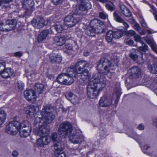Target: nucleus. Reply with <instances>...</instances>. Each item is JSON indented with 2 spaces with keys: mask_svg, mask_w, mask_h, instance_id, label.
Returning a JSON list of instances; mask_svg holds the SVG:
<instances>
[{
  "mask_svg": "<svg viewBox=\"0 0 157 157\" xmlns=\"http://www.w3.org/2000/svg\"><path fill=\"white\" fill-rule=\"evenodd\" d=\"M26 109L25 113L27 115V117L31 118L33 117H35V125L39 126L40 122L42 124L50 123L55 117L53 113L50 112V108L48 106H44L42 111L38 112L35 114L36 109L34 106L30 105Z\"/></svg>",
  "mask_w": 157,
  "mask_h": 157,
  "instance_id": "nucleus-1",
  "label": "nucleus"
},
{
  "mask_svg": "<svg viewBox=\"0 0 157 157\" xmlns=\"http://www.w3.org/2000/svg\"><path fill=\"white\" fill-rule=\"evenodd\" d=\"M119 61L118 59L109 60L106 58H103L98 62L97 66V70L99 73L104 75H107L108 77L111 78V76L115 72Z\"/></svg>",
  "mask_w": 157,
  "mask_h": 157,
  "instance_id": "nucleus-2",
  "label": "nucleus"
},
{
  "mask_svg": "<svg viewBox=\"0 0 157 157\" xmlns=\"http://www.w3.org/2000/svg\"><path fill=\"white\" fill-rule=\"evenodd\" d=\"M88 83L87 94L91 98H94L105 87L106 81L103 79H91Z\"/></svg>",
  "mask_w": 157,
  "mask_h": 157,
  "instance_id": "nucleus-3",
  "label": "nucleus"
},
{
  "mask_svg": "<svg viewBox=\"0 0 157 157\" xmlns=\"http://www.w3.org/2000/svg\"><path fill=\"white\" fill-rule=\"evenodd\" d=\"M46 124L40 122L38 127L33 129L34 133L40 137L37 141V145L40 147L47 145L51 141V138L48 136L49 130Z\"/></svg>",
  "mask_w": 157,
  "mask_h": 157,
  "instance_id": "nucleus-4",
  "label": "nucleus"
},
{
  "mask_svg": "<svg viewBox=\"0 0 157 157\" xmlns=\"http://www.w3.org/2000/svg\"><path fill=\"white\" fill-rule=\"evenodd\" d=\"M84 68L77 67V68L75 67L71 68L69 67L67 70V73H63L60 74L58 76L57 78H62L67 77L73 78L77 77L78 74L82 75Z\"/></svg>",
  "mask_w": 157,
  "mask_h": 157,
  "instance_id": "nucleus-5",
  "label": "nucleus"
},
{
  "mask_svg": "<svg viewBox=\"0 0 157 157\" xmlns=\"http://www.w3.org/2000/svg\"><path fill=\"white\" fill-rule=\"evenodd\" d=\"M72 128L71 124L66 121L61 123L58 129L59 134L64 138L68 136L72 132Z\"/></svg>",
  "mask_w": 157,
  "mask_h": 157,
  "instance_id": "nucleus-6",
  "label": "nucleus"
},
{
  "mask_svg": "<svg viewBox=\"0 0 157 157\" xmlns=\"http://www.w3.org/2000/svg\"><path fill=\"white\" fill-rule=\"evenodd\" d=\"M19 121L14 119L6 126L5 131L10 135H15L19 130Z\"/></svg>",
  "mask_w": 157,
  "mask_h": 157,
  "instance_id": "nucleus-7",
  "label": "nucleus"
},
{
  "mask_svg": "<svg viewBox=\"0 0 157 157\" xmlns=\"http://www.w3.org/2000/svg\"><path fill=\"white\" fill-rule=\"evenodd\" d=\"M17 25V21L15 20H7L5 22L0 23V31L8 32L14 29Z\"/></svg>",
  "mask_w": 157,
  "mask_h": 157,
  "instance_id": "nucleus-8",
  "label": "nucleus"
},
{
  "mask_svg": "<svg viewBox=\"0 0 157 157\" xmlns=\"http://www.w3.org/2000/svg\"><path fill=\"white\" fill-rule=\"evenodd\" d=\"M141 75L140 68L138 67L134 66L131 67L128 71L126 75L127 78H140Z\"/></svg>",
  "mask_w": 157,
  "mask_h": 157,
  "instance_id": "nucleus-9",
  "label": "nucleus"
},
{
  "mask_svg": "<svg viewBox=\"0 0 157 157\" xmlns=\"http://www.w3.org/2000/svg\"><path fill=\"white\" fill-rule=\"evenodd\" d=\"M90 26L85 30L86 34L89 36H92L95 35L96 31V26L98 27L99 24L98 21L95 19L92 20L90 23Z\"/></svg>",
  "mask_w": 157,
  "mask_h": 157,
  "instance_id": "nucleus-10",
  "label": "nucleus"
},
{
  "mask_svg": "<svg viewBox=\"0 0 157 157\" xmlns=\"http://www.w3.org/2000/svg\"><path fill=\"white\" fill-rule=\"evenodd\" d=\"M75 15H78V14H75L74 12L73 16L70 15L66 17L64 19V24L69 27L75 26L79 20V19L75 18Z\"/></svg>",
  "mask_w": 157,
  "mask_h": 157,
  "instance_id": "nucleus-11",
  "label": "nucleus"
},
{
  "mask_svg": "<svg viewBox=\"0 0 157 157\" xmlns=\"http://www.w3.org/2000/svg\"><path fill=\"white\" fill-rule=\"evenodd\" d=\"M112 97L110 96H103L101 97L99 101V103L102 107H106L111 105L113 102Z\"/></svg>",
  "mask_w": 157,
  "mask_h": 157,
  "instance_id": "nucleus-12",
  "label": "nucleus"
},
{
  "mask_svg": "<svg viewBox=\"0 0 157 157\" xmlns=\"http://www.w3.org/2000/svg\"><path fill=\"white\" fill-rule=\"evenodd\" d=\"M24 95L27 100L31 102L35 101L37 98L35 91L32 90H25L24 92Z\"/></svg>",
  "mask_w": 157,
  "mask_h": 157,
  "instance_id": "nucleus-13",
  "label": "nucleus"
},
{
  "mask_svg": "<svg viewBox=\"0 0 157 157\" xmlns=\"http://www.w3.org/2000/svg\"><path fill=\"white\" fill-rule=\"evenodd\" d=\"M47 22L43 18L34 19L32 21V25L35 28L40 29L47 25Z\"/></svg>",
  "mask_w": 157,
  "mask_h": 157,
  "instance_id": "nucleus-14",
  "label": "nucleus"
},
{
  "mask_svg": "<svg viewBox=\"0 0 157 157\" xmlns=\"http://www.w3.org/2000/svg\"><path fill=\"white\" fill-rule=\"evenodd\" d=\"M69 139L74 144L80 143L83 140L82 136L78 133L73 134L70 136Z\"/></svg>",
  "mask_w": 157,
  "mask_h": 157,
  "instance_id": "nucleus-15",
  "label": "nucleus"
},
{
  "mask_svg": "<svg viewBox=\"0 0 157 157\" xmlns=\"http://www.w3.org/2000/svg\"><path fill=\"white\" fill-rule=\"evenodd\" d=\"M34 4L33 0H23L22 1V6L24 8L32 11L34 10Z\"/></svg>",
  "mask_w": 157,
  "mask_h": 157,
  "instance_id": "nucleus-16",
  "label": "nucleus"
},
{
  "mask_svg": "<svg viewBox=\"0 0 157 157\" xmlns=\"http://www.w3.org/2000/svg\"><path fill=\"white\" fill-rule=\"evenodd\" d=\"M14 74L13 70L10 68H6L3 70L1 73V76L3 78H10Z\"/></svg>",
  "mask_w": 157,
  "mask_h": 157,
  "instance_id": "nucleus-17",
  "label": "nucleus"
},
{
  "mask_svg": "<svg viewBox=\"0 0 157 157\" xmlns=\"http://www.w3.org/2000/svg\"><path fill=\"white\" fill-rule=\"evenodd\" d=\"M62 144V143H59V144H57V143L54 144V153L56 157L58 156V155L64 152L63 148L61 147Z\"/></svg>",
  "mask_w": 157,
  "mask_h": 157,
  "instance_id": "nucleus-18",
  "label": "nucleus"
},
{
  "mask_svg": "<svg viewBox=\"0 0 157 157\" xmlns=\"http://www.w3.org/2000/svg\"><path fill=\"white\" fill-rule=\"evenodd\" d=\"M50 58L52 62L57 63H60L62 60V57L60 54L56 53L53 52L50 55Z\"/></svg>",
  "mask_w": 157,
  "mask_h": 157,
  "instance_id": "nucleus-19",
  "label": "nucleus"
},
{
  "mask_svg": "<svg viewBox=\"0 0 157 157\" xmlns=\"http://www.w3.org/2000/svg\"><path fill=\"white\" fill-rule=\"evenodd\" d=\"M49 33V31L48 29L43 30L38 35V41L39 42H41L46 39Z\"/></svg>",
  "mask_w": 157,
  "mask_h": 157,
  "instance_id": "nucleus-20",
  "label": "nucleus"
},
{
  "mask_svg": "<svg viewBox=\"0 0 157 157\" xmlns=\"http://www.w3.org/2000/svg\"><path fill=\"white\" fill-rule=\"evenodd\" d=\"M54 41L57 46H61L65 43L66 40L64 37L61 36H55L53 38Z\"/></svg>",
  "mask_w": 157,
  "mask_h": 157,
  "instance_id": "nucleus-21",
  "label": "nucleus"
},
{
  "mask_svg": "<svg viewBox=\"0 0 157 157\" xmlns=\"http://www.w3.org/2000/svg\"><path fill=\"white\" fill-rule=\"evenodd\" d=\"M120 9L121 13L125 16L129 17L131 16V13L130 11L124 5H121Z\"/></svg>",
  "mask_w": 157,
  "mask_h": 157,
  "instance_id": "nucleus-22",
  "label": "nucleus"
},
{
  "mask_svg": "<svg viewBox=\"0 0 157 157\" xmlns=\"http://www.w3.org/2000/svg\"><path fill=\"white\" fill-rule=\"evenodd\" d=\"M35 92L39 94L43 92L44 89V86L42 84L38 83L35 85L34 86Z\"/></svg>",
  "mask_w": 157,
  "mask_h": 157,
  "instance_id": "nucleus-23",
  "label": "nucleus"
},
{
  "mask_svg": "<svg viewBox=\"0 0 157 157\" xmlns=\"http://www.w3.org/2000/svg\"><path fill=\"white\" fill-rule=\"evenodd\" d=\"M56 82L61 85H69L74 82L73 79H56Z\"/></svg>",
  "mask_w": 157,
  "mask_h": 157,
  "instance_id": "nucleus-24",
  "label": "nucleus"
},
{
  "mask_svg": "<svg viewBox=\"0 0 157 157\" xmlns=\"http://www.w3.org/2000/svg\"><path fill=\"white\" fill-rule=\"evenodd\" d=\"M6 114L4 111L0 109V126L3 124L6 119Z\"/></svg>",
  "mask_w": 157,
  "mask_h": 157,
  "instance_id": "nucleus-25",
  "label": "nucleus"
},
{
  "mask_svg": "<svg viewBox=\"0 0 157 157\" xmlns=\"http://www.w3.org/2000/svg\"><path fill=\"white\" fill-rule=\"evenodd\" d=\"M31 130L32 128L30 127L27 130L24 129L22 130L20 132L21 136L23 137H26L30 135Z\"/></svg>",
  "mask_w": 157,
  "mask_h": 157,
  "instance_id": "nucleus-26",
  "label": "nucleus"
},
{
  "mask_svg": "<svg viewBox=\"0 0 157 157\" xmlns=\"http://www.w3.org/2000/svg\"><path fill=\"white\" fill-rule=\"evenodd\" d=\"M51 140L54 142V144L57 143L59 144V143H62L61 140L57 136V134L56 132L52 133L51 135Z\"/></svg>",
  "mask_w": 157,
  "mask_h": 157,
  "instance_id": "nucleus-27",
  "label": "nucleus"
},
{
  "mask_svg": "<svg viewBox=\"0 0 157 157\" xmlns=\"http://www.w3.org/2000/svg\"><path fill=\"white\" fill-rule=\"evenodd\" d=\"M63 25V23L60 22H57L55 24L54 28L58 33H60L64 29Z\"/></svg>",
  "mask_w": 157,
  "mask_h": 157,
  "instance_id": "nucleus-28",
  "label": "nucleus"
},
{
  "mask_svg": "<svg viewBox=\"0 0 157 157\" xmlns=\"http://www.w3.org/2000/svg\"><path fill=\"white\" fill-rule=\"evenodd\" d=\"M88 63L86 61L84 60H81L76 63L75 67L77 68V67H82L84 68L85 67L88 66Z\"/></svg>",
  "mask_w": 157,
  "mask_h": 157,
  "instance_id": "nucleus-29",
  "label": "nucleus"
},
{
  "mask_svg": "<svg viewBox=\"0 0 157 157\" xmlns=\"http://www.w3.org/2000/svg\"><path fill=\"white\" fill-rule=\"evenodd\" d=\"M114 38L113 32L111 30L108 31L106 34V39L108 42H112L113 38Z\"/></svg>",
  "mask_w": 157,
  "mask_h": 157,
  "instance_id": "nucleus-30",
  "label": "nucleus"
},
{
  "mask_svg": "<svg viewBox=\"0 0 157 157\" xmlns=\"http://www.w3.org/2000/svg\"><path fill=\"white\" fill-rule=\"evenodd\" d=\"M19 123L20 124L19 125L20 126L19 130L21 128L28 127L29 128L31 127V124L27 121H23L21 122H19Z\"/></svg>",
  "mask_w": 157,
  "mask_h": 157,
  "instance_id": "nucleus-31",
  "label": "nucleus"
},
{
  "mask_svg": "<svg viewBox=\"0 0 157 157\" xmlns=\"http://www.w3.org/2000/svg\"><path fill=\"white\" fill-rule=\"evenodd\" d=\"M129 56L132 59L135 61L140 60L141 61V63H142L143 62V59L142 57H140L135 54L131 53L129 54Z\"/></svg>",
  "mask_w": 157,
  "mask_h": 157,
  "instance_id": "nucleus-32",
  "label": "nucleus"
},
{
  "mask_svg": "<svg viewBox=\"0 0 157 157\" xmlns=\"http://www.w3.org/2000/svg\"><path fill=\"white\" fill-rule=\"evenodd\" d=\"M106 2H107V3L105 5L106 8L108 10H113L114 8V5L113 3L111 2H108L107 0H106V1L105 2V3ZM104 3H105V2Z\"/></svg>",
  "mask_w": 157,
  "mask_h": 157,
  "instance_id": "nucleus-33",
  "label": "nucleus"
},
{
  "mask_svg": "<svg viewBox=\"0 0 157 157\" xmlns=\"http://www.w3.org/2000/svg\"><path fill=\"white\" fill-rule=\"evenodd\" d=\"M80 75H81L82 77V78H89L91 77L90 74L87 69L85 70Z\"/></svg>",
  "mask_w": 157,
  "mask_h": 157,
  "instance_id": "nucleus-34",
  "label": "nucleus"
},
{
  "mask_svg": "<svg viewBox=\"0 0 157 157\" xmlns=\"http://www.w3.org/2000/svg\"><path fill=\"white\" fill-rule=\"evenodd\" d=\"M148 69L153 74L157 73V65L153 64L148 67Z\"/></svg>",
  "mask_w": 157,
  "mask_h": 157,
  "instance_id": "nucleus-35",
  "label": "nucleus"
},
{
  "mask_svg": "<svg viewBox=\"0 0 157 157\" xmlns=\"http://www.w3.org/2000/svg\"><path fill=\"white\" fill-rule=\"evenodd\" d=\"M113 17L114 20L117 22L120 23L123 22V19L117 13L114 12L113 13Z\"/></svg>",
  "mask_w": 157,
  "mask_h": 157,
  "instance_id": "nucleus-36",
  "label": "nucleus"
},
{
  "mask_svg": "<svg viewBox=\"0 0 157 157\" xmlns=\"http://www.w3.org/2000/svg\"><path fill=\"white\" fill-rule=\"evenodd\" d=\"M114 38L118 39L121 38L123 35L122 32L120 30L113 32Z\"/></svg>",
  "mask_w": 157,
  "mask_h": 157,
  "instance_id": "nucleus-37",
  "label": "nucleus"
},
{
  "mask_svg": "<svg viewBox=\"0 0 157 157\" xmlns=\"http://www.w3.org/2000/svg\"><path fill=\"white\" fill-rule=\"evenodd\" d=\"M79 99L78 97L75 95L73 96L72 98H71L70 101L74 104H76L79 101Z\"/></svg>",
  "mask_w": 157,
  "mask_h": 157,
  "instance_id": "nucleus-38",
  "label": "nucleus"
},
{
  "mask_svg": "<svg viewBox=\"0 0 157 157\" xmlns=\"http://www.w3.org/2000/svg\"><path fill=\"white\" fill-rule=\"evenodd\" d=\"M24 87V84L21 82H18L17 86L18 91H21L23 90Z\"/></svg>",
  "mask_w": 157,
  "mask_h": 157,
  "instance_id": "nucleus-39",
  "label": "nucleus"
},
{
  "mask_svg": "<svg viewBox=\"0 0 157 157\" xmlns=\"http://www.w3.org/2000/svg\"><path fill=\"white\" fill-rule=\"evenodd\" d=\"M128 135L131 138L135 140H136V138L139 136L137 135L136 133L133 131H131L128 132Z\"/></svg>",
  "mask_w": 157,
  "mask_h": 157,
  "instance_id": "nucleus-40",
  "label": "nucleus"
},
{
  "mask_svg": "<svg viewBox=\"0 0 157 157\" xmlns=\"http://www.w3.org/2000/svg\"><path fill=\"white\" fill-rule=\"evenodd\" d=\"M74 95L72 92H68L65 93V97L67 99L70 101Z\"/></svg>",
  "mask_w": 157,
  "mask_h": 157,
  "instance_id": "nucleus-41",
  "label": "nucleus"
},
{
  "mask_svg": "<svg viewBox=\"0 0 157 157\" xmlns=\"http://www.w3.org/2000/svg\"><path fill=\"white\" fill-rule=\"evenodd\" d=\"M142 46L139 47V49L144 52H146L148 50L147 46L143 43H142Z\"/></svg>",
  "mask_w": 157,
  "mask_h": 157,
  "instance_id": "nucleus-42",
  "label": "nucleus"
},
{
  "mask_svg": "<svg viewBox=\"0 0 157 157\" xmlns=\"http://www.w3.org/2000/svg\"><path fill=\"white\" fill-rule=\"evenodd\" d=\"M150 6L151 8L150 11L153 13V15L154 16V18H155V16L156 15L157 12L155 10V7L153 6L150 5Z\"/></svg>",
  "mask_w": 157,
  "mask_h": 157,
  "instance_id": "nucleus-43",
  "label": "nucleus"
},
{
  "mask_svg": "<svg viewBox=\"0 0 157 157\" xmlns=\"http://www.w3.org/2000/svg\"><path fill=\"white\" fill-rule=\"evenodd\" d=\"M134 38L136 41L139 42L141 44L143 43L140 37L138 35H135L134 36Z\"/></svg>",
  "mask_w": 157,
  "mask_h": 157,
  "instance_id": "nucleus-44",
  "label": "nucleus"
},
{
  "mask_svg": "<svg viewBox=\"0 0 157 157\" xmlns=\"http://www.w3.org/2000/svg\"><path fill=\"white\" fill-rule=\"evenodd\" d=\"M99 17L103 19H105L108 16L104 12H101L99 13Z\"/></svg>",
  "mask_w": 157,
  "mask_h": 157,
  "instance_id": "nucleus-45",
  "label": "nucleus"
},
{
  "mask_svg": "<svg viewBox=\"0 0 157 157\" xmlns=\"http://www.w3.org/2000/svg\"><path fill=\"white\" fill-rule=\"evenodd\" d=\"M72 45L69 44H67L64 46V49H66V50H71L72 49Z\"/></svg>",
  "mask_w": 157,
  "mask_h": 157,
  "instance_id": "nucleus-46",
  "label": "nucleus"
},
{
  "mask_svg": "<svg viewBox=\"0 0 157 157\" xmlns=\"http://www.w3.org/2000/svg\"><path fill=\"white\" fill-rule=\"evenodd\" d=\"M133 41L129 39H126L125 40V43L126 44L129 45L133 46Z\"/></svg>",
  "mask_w": 157,
  "mask_h": 157,
  "instance_id": "nucleus-47",
  "label": "nucleus"
},
{
  "mask_svg": "<svg viewBox=\"0 0 157 157\" xmlns=\"http://www.w3.org/2000/svg\"><path fill=\"white\" fill-rule=\"evenodd\" d=\"M3 64V62L2 60H0V74L1 75V73L3 70L5 69V66Z\"/></svg>",
  "mask_w": 157,
  "mask_h": 157,
  "instance_id": "nucleus-48",
  "label": "nucleus"
},
{
  "mask_svg": "<svg viewBox=\"0 0 157 157\" xmlns=\"http://www.w3.org/2000/svg\"><path fill=\"white\" fill-rule=\"evenodd\" d=\"M126 35L128 36H134L135 35V32L132 30H130L127 32Z\"/></svg>",
  "mask_w": 157,
  "mask_h": 157,
  "instance_id": "nucleus-49",
  "label": "nucleus"
},
{
  "mask_svg": "<svg viewBox=\"0 0 157 157\" xmlns=\"http://www.w3.org/2000/svg\"><path fill=\"white\" fill-rule=\"evenodd\" d=\"M150 46L153 51L157 53V48L155 43H154L151 45Z\"/></svg>",
  "mask_w": 157,
  "mask_h": 157,
  "instance_id": "nucleus-50",
  "label": "nucleus"
},
{
  "mask_svg": "<svg viewBox=\"0 0 157 157\" xmlns=\"http://www.w3.org/2000/svg\"><path fill=\"white\" fill-rule=\"evenodd\" d=\"M63 0H52V2L56 5H58L62 2Z\"/></svg>",
  "mask_w": 157,
  "mask_h": 157,
  "instance_id": "nucleus-51",
  "label": "nucleus"
},
{
  "mask_svg": "<svg viewBox=\"0 0 157 157\" xmlns=\"http://www.w3.org/2000/svg\"><path fill=\"white\" fill-rule=\"evenodd\" d=\"M145 40L147 43L150 46L151 45L154 43L153 41L152 40H151L148 38L146 39Z\"/></svg>",
  "mask_w": 157,
  "mask_h": 157,
  "instance_id": "nucleus-52",
  "label": "nucleus"
},
{
  "mask_svg": "<svg viewBox=\"0 0 157 157\" xmlns=\"http://www.w3.org/2000/svg\"><path fill=\"white\" fill-rule=\"evenodd\" d=\"M14 55L16 57H20L22 56V53L21 52H15L14 53Z\"/></svg>",
  "mask_w": 157,
  "mask_h": 157,
  "instance_id": "nucleus-53",
  "label": "nucleus"
},
{
  "mask_svg": "<svg viewBox=\"0 0 157 157\" xmlns=\"http://www.w3.org/2000/svg\"><path fill=\"white\" fill-rule=\"evenodd\" d=\"M137 128L138 129L140 130H142L144 129V126L143 124H140L138 126Z\"/></svg>",
  "mask_w": 157,
  "mask_h": 157,
  "instance_id": "nucleus-54",
  "label": "nucleus"
},
{
  "mask_svg": "<svg viewBox=\"0 0 157 157\" xmlns=\"http://www.w3.org/2000/svg\"><path fill=\"white\" fill-rule=\"evenodd\" d=\"M56 157H67V154L64 152H63L59 155H58Z\"/></svg>",
  "mask_w": 157,
  "mask_h": 157,
  "instance_id": "nucleus-55",
  "label": "nucleus"
},
{
  "mask_svg": "<svg viewBox=\"0 0 157 157\" xmlns=\"http://www.w3.org/2000/svg\"><path fill=\"white\" fill-rule=\"evenodd\" d=\"M12 155L14 157H17L18 155V153L17 151H13L12 152Z\"/></svg>",
  "mask_w": 157,
  "mask_h": 157,
  "instance_id": "nucleus-56",
  "label": "nucleus"
},
{
  "mask_svg": "<svg viewBox=\"0 0 157 157\" xmlns=\"http://www.w3.org/2000/svg\"><path fill=\"white\" fill-rule=\"evenodd\" d=\"M135 29L139 31L141 29V28L139 26L138 24L136 23L135 25Z\"/></svg>",
  "mask_w": 157,
  "mask_h": 157,
  "instance_id": "nucleus-57",
  "label": "nucleus"
},
{
  "mask_svg": "<svg viewBox=\"0 0 157 157\" xmlns=\"http://www.w3.org/2000/svg\"><path fill=\"white\" fill-rule=\"evenodd\" d=\"M13 0H1V2L2 3H8Z\"/></svg>",
  "mask_w": 157,
  "mask_h": 157,
  "instance_id": "nucleus-58",
  "label": "nucleus"
},
{
  "mask_svg": "<svg viewBox=\"0 0 157 157\" xmlns=\"http://www.w3.org/2000/svg\"><path fill=\"white\" fill-rule=\"evenodd\" d=\"M123 24V25L124 26V27L126 28H128L129 27V26L128 25L126 22L124 21V20H123V22H121Z\"/></svg>",
  "mask_w": 157,
  "mask_h": 157,
  "instance_id": "nucleus-59",
  "label": "nucleus"
},
{
  "mask_svg": "<svg viewBox=\"0 0 157 157\" xmlns=\"http://www.w3.org/2000/svg\"><path fill=\"white\" fill-rule=\"evenodd\" d=\"M80 80L79 81V82H81V84L83 85H84L85 83H84V79H79Z\"/></svg>",
  "mask_w": 157,
  "mask_h": 157,
  "instance_id": "nucleus-60",
  "label": "nucleus"
},
{
  "mask_svg": "<svg viewBox=\"0 0 157 157\" xmlns=\"http://www.w3.org/2000/svg\"><path fill=\"white\" fill-rule=\"evenodd\" d=\"M89 55V53L88 52H86L84 53V55L86 56H88Z\"/></svg>",
  "mask_w": 157,
  "mask_h": 157,
  "instance_id": "nucleus-61",
  "label": "nucleus"
},
{
  "mask_svg": "<svg viewBox=\"0 0 157 157\" xmlns=\"http://www.w3.org/2000/svg\"><path fill=\"white\" fill-rule=\"evenodd\" d=\"M153 124L155 126L157 127V120H156V121L154 122Z\"/></svg>",
  "mask_w": 157,
  "mask_h": 157,
  "instance_id": "nucleus-62",
  "label": "nucleus"
},
{
  "mask_svg": "<svg viewBox=\"0 0 157 157\" xmlns=\"http://www.w3.org/2000/svg\"><path fill=\"white\" fill-rule=\"evenodd\" d=\"M142 25L145 28H146L147 26V25L146 24H145V23H142Z\"/></svg>",
  "mask_w": 157,
  "mask_h": 157,
  "instance_id": "nucleus-63",
  "label": "nucleus"
},
{
  "mask_svg": "<svg viewBox=\"0 0 157 157\" xmlns=\"http://www.w3.org/2000/svg\"><path fill=\"white\" fill-rule=\"evenodd\" d=\"M130 79H127L126 80V83H125V84L127 85H128V84H129V83H128V80H129Z\"/></svg>",
  "mask_w": 157,
  "mask_h": 157,
  "instance_id": "nucleus-64",
  "label": "nucleus"
}]
</instances>
